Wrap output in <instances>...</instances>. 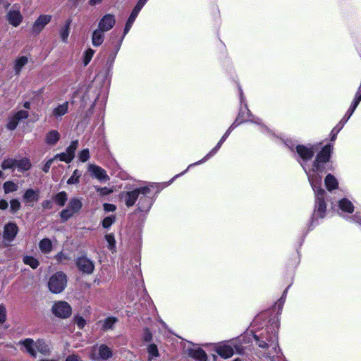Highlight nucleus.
Returning a JSON list of instances; mask_svg holds the SVG:
<instances>
[{
    "label": "nucleus",
    "mask_w": 361,
    "mask_h": 361,
    "mask_svg": "<svg viewBox=\"0 0 361 361\" xmlns=\"http://www.w3.org/2000/svg\"><path fill=\"white\" fill-rule=\"evenodd\" d=\"M331 150L332 146L331 145L324 146L322 151L317 154L311 168H309L306 164H301L315 193L316 204L314 215L317 218H324L326 214V204L324 201L326 192L321 186L324 164L329 161Z\"/></svg>",
    "instance_id": "f257e3e1"
},
{
    "label": "nucleus",
    "mask_w": 361,
    "mask_h": 361,
    "mask_svg": "<svg viewBox=\"0 0 361 361\" xmlns=\"http://www.w3.org/2000/svg\"><path fill=\"white\" fill-rule=\"evenodd\" d=\"M150 192V188L148 186H144L135 188L129 192H124L121 194V198L123 200L128 207L135 204L140 195L143 196L140 197L138 202V209L141 212L148 210L151 207L149 198L147 195Z\"/></svg>",
    "instance_id": "f03ea898"
},
{
    "label": "nucleus",
    "mask_w": 361,
    "mask_h": 361,
    "mask_svg": "<svg viewBox=\"0 0 361 361\" xmlns=\"http://www.w3.org/2000/svg\"><path fill=\"white\" fill-rule=\"evenodd\" d=\"M241 340H232L225 341L214 345V350L222 358L228 359L234 354V349L238 354H243L244 348L241 345Z\"/></svg>",
    "instance_id": "7ed1b4c3"
},
{
    "label": "nucleus",
    "mask_w": 361,
    "mask_h": 361,
    "mask_svg": "<svg viewBox=\"0 0 361 361\" xmlns=\"http://www.w3.org/2000/svg\"><path fill=\"white\" fill-rule=\"evenodd\" d=\"M257 345L261 348H267L268 352L264 353L263 356L271 358L279 353V348L277 341V332L272 331L271 334L266 338V341L260 340L256 335L254 336Z\"/></svg>",
    "instance_id": "20e7f679"
},
{
    "label": "nucleus",
    "mask_w": 361,
    "mask_h": 361,
    "mask_svg": "<svg viewBox=\"0 0 361 361\" xmlns=\"http://www.w3.org/2000/svg\"><path fill=\"white\" fill-rule=\"evenodd\" d=\"M67 284L66 276L62 272H57L49 280L48 286L49 290L53 293H60Z\"/></svg>",
    "instance_id": "39448f33"
},
{
    "label": "nucleus",
    "mask_w": 361,
    "mask_h": 361,
    "mask_svg": "<svg viewBox=\"0 0 361 361\" xmlns=\"http://www.w3.org/2000/svg\"><path fill=\"white\" fill-rule=\"evenodd\" d=\"M82 206L81 200L73 197L70 200L66 209L60 212V217L63 221H66L72 217L75 214L79 212Z\"/></svg>",
    "instance_id": "423d86ee"
},
{
    "label": "nucleus",
    "mask_w": 361,
    "mask_h": 361,
    "mask_svg": "<svg viewBox=\"0 0 361 361\" xmlns=\"http://www.w3.org/2000/svg\"><path fill=\"white\" fill-rule=\"evenodd\" d=\"M113 353L111 348L104 344H101L99 345H94L92 348L90 353V357L91 360L95 361H104L111 357Z\"/></svg>",
    "instance_id": "0eeeda50"
},
{
    "label": "nucleus",
    "mask_w": 361,
    "mask_h": 361,
    "mask_svg": "<svg viewBox=\"0 0 361 361\" xmlns=\"http://www.w3.org/2000/svg\"><path fill=\"white\" fill-rule=\"evenodd\" d=\"M51 312L58 318L66 319L71 315L72 308L66 301H57L53 304Z\"/></svg>",
    "instance_id": "6e6552de"
},
{
    "label": "nucleus",
    "mask_w": 361,
    "mask_h": 361,
    "mask_svg": "<svg viewBox=\"0 0 361 361\" xmlns=\"http://www.w3.org/2000/svg\"><path fill=\"white\" fill-rule=\"evenodd\" d=\"M7 20L13 27H18L23 21V17L20 7L14 5L6 14Z\"/></svg>",
    "instance_id": "1a4fd4ad"
},
{
    "label": "nucleus",
    "mask_w": 361,
    "mask_h": 361,
    "mask_svg": "<svg viewBox=\"0 0 361 361\" xmlns=\"http://www.w3.org/2000/svg\"><path fill=\"white\" fill-rule=\"evenodd\" d=\"M76 264L78 269L84 274H90L94 269V262L85 256L78 257Z\"/></svg>",
    "instance_id": "9d476101"
},
{
    "label": "nucleus",
    "mask_w": 361,
    "mask_h": 361,
    "mask_svg": "<svg viewBox=\"0 0 361 361\" xmlns=\"http://www.w3.org/2000/svg\"><path fill=\"white\" fill-rule=\"evenodd\" d=\"M88 171L91 173L92 176L97 178L100 182H106L110 179L106 171L97 165L90 164Z\"/></svg>",
    "instance_id": "9b49d317"
},
{
    "label": "nucleus",
    "mask_w": 361,
    "mask_h": 361,
    "mask_svg": "<svg viewBox=\"0 0 361 361\" xmlns=\"http://www.w3.org/2000/svg\"><path fill=\"white\" fill-rule=\"evenodd\" d=\"M52 16L48 14L40 15L32 25V32L39 34L44 27L51 21Z\"/></svg>",
    "instance_id": "f8f14e48"
},
{
    "label": "nucleus",
    "mask_w": 361,
    "mask_h": 361,
    "mask_svg": "<svg viewBox=\"0 0 361 361\" xmlns=\"http://www.w3.org/2000/svg\"><path fill=\"white\" fill-rule=\"evenodd\" d=\"M116 23L115 16L113 14H106L99 20L98 28L104 32L111 30Z\"/></svg>",
    "instance_id": "ddd939ff"
},
{
    "label": "nucleus",
    "mask_w": 361,
    "mask_h": 361,
    "mask_svg": "<svg viewBox=\"0 0 361 361\" xmlns=\"http://www.w3.org/2000/svg\"><path fill=\"white\" fill-rule=\"evenodd\" d=\"M18 231V226L14 223H8L5 225L3 233L4 240L11 242L14 240Z\"/></svg>",
    "instance_id": "4468645a"
},
{
    "label": "nucleus",
    "mask_w": 361,
    "mask_h": 361,
    "mask_svg": "<svg viewBox=\"0 0 361 361\" xmlns=\"http://www.w3.org/2000/svg\"><path fill=\"white\" fill-rule=\"evenodd\" d=\"M221 147V145L219 143H217V145L203 158L201 160L194 163V164H190L188 166V169L186 170H185L184 171H183L182 173H179V174H177L176 176H175L171 180H170V183H171L173 180L175 178H176L177 177H179L182 175H183L188 169H190V167L193 166H196V165H200V164H202L203 163H204L205 161H207L209 158H211L212 157H213L217 152L218 150L220 149V147Z\"/></svg>",
    "instance_id": "2eb2a0df"
},
{
    "label": "nucleus",
    "mask_w": 361,
    "mask_h": 361,
    "mask_svg": "<svg viewBox=\"0 0 361 361\" xmlns=\"http://www.w3.org/2000/svg\"><path fill=\"white\" fill-rule=\"evenodd\" d=\"M221 147V145L219 143H217V145L203 158L201 160L194 163V164H190L188 166V169L186 170H185L184 171H183L182 173H179V174H177L176 176H175L171 180H170V183H171L173 180L175 178H176L177 177H179L182 175H183L188 169H190V167L193 166H196V165H200V164H202L203 163H204L205 161H207L209 158H211L212 157H213L217 152L218 150L220 149V147Z\"/></svg>",
    "instance_id": "dca6fc26"
},
{
    "label": "nucleus",
    "mask_w": 361,
    "mask_h": 361,
    "mask_svg": "<svg viewBox=\"0 0 361 361\" xmlns=\"http://www.w3.org/2000/svg\"><path fill=\"white\" fill-rule=\"evenodd\" d=\"M188 355L197 361H207V355L205 351L200 347H193L188 350Z\"/></svg>",
    "instance_id": "f3484780"
},
{
    "label": "nucleus",
    "mask_w": 361,
    "mask_h": 361,
    "mask_svg": "<svg viewBox=\"0 0 361 361\" xmlns=\"http://www.w3.org/2000/svg\"><path fill=\"white\" fill-rule=\"evenodd\" d=\"M23 197L25 202L33 205V203L38 202L40 198L39 191L38 190L27 189L25 190Z\"/></svg>",
    "instance_id": "a211bd4d"
},
{
    "label": "nucleus",
    "mask_w": 361,
    "mask_h": 361,
    "mask_svg": "<svg viewBox=\"0 0 361 361\" xmlns=\"http://www.w3.org/2000/svg\"><path fill=\"white\" fill-rule=\"evenodd\" d=\"M19 345L23 346L25 350L33 357H37V351L35 347V342L32 338H25L21 340L18 343Z\"/></svg>",
    "instance_id": "6ab92c4d"
},
{
    "label": "nucleus",
    "mask_w": 361,
    "mask_h": 361,
    "mask_svg": "<svg viewBox=\"0 0 361 361\" xmlns=\"http://www.w3.org/2000/svg\"><path fill=\"white\" fill-rule=\"evenodd\" d=\"M29 58L26 56L17 57L13 61V70L15 74L18 75L20 74L23 68L28 63Z\"/></svg>",
    "instance_id": "aec40b11"
},
{
    "label": "nucleus",
    "mask_w": 361,
    "mask_h": 361,
    "mask_svg": "<svg viewBox=\"0 0 361 361\" xmlns=\"http://www.w3.org/2000/svg\"><path fill=\"white\" fill-rule=\"evenodd\" d=\"M296 151L303 161L310 159L314 155L312 147H307L304 145H298Z\"/></svg>",
    "instance_id": "412c9836"
},
{
    "label": "nucleus",
    "mask_w": 361,
    "mask_h": 361,
    "mask_svg": "<svg viewBox=\"0 0 361 361\" xmlns=\"http://www.w3.org/2000/svg\"><path fill=\"white\" fill-rule=\"evenodd\" d=\"M249 117L250 111L245 105L244 107L240 109L238 116L234 121V123H235V127L243 122L252 121V120L250 119Z\"/></svg>",
    "instance_id": "4be33fe9"
},
{
    "label": "nucleus",
    "mask_w": 361,
    "mask_h": 361,
    "mask_svg": "<svg viewBox=\"0 0 361 361\" xmlns=\"http://www.w3.org/2000/svg\"><path fill=\"white\" fill-rule=\"evenodd\" d=\"M61 137L60 133L56 130L49 131L45 135V142L48 145H55Z\"/></svg>",
    "instance_id": "5701e85b"
},
{
    "label": "nucleus",
    "mask_w": 361,
    "mask_h": 361,
    "mask_svg": "<svg viewBox=\"0 0 361 361\" xmlns=\"http://www.w3.org/2000/svg\"><path fill=\"white\" fill-rule=\"evenodd\" d=\"M104 31L99 28L94 30L92 36V42L94 47H99L103 43L104 39Z\"/></svg>",
    "instance_id": "b1692460"
},
{
    "label": "nucleus",
    "mask_w": 361,
    "mask_h": 361,
    "mask_svg": "<svg viewBox=\"0 0 361 361\" xmlns=\"http://www.w3.org/2000/svg\"><path fill=\"white\" fill-rule=\"evenodd\" d=\"M68 111V102H65L63 104H59L52 111V115L56 117H61L66 114Z\"/></svg>",
    "instance_id": "393cba45"
},
{
    "label": "nucleus",
    "mask_w": 361,
    "mask_h": 361,
    "mask_svg": "<svg viewBox=\"0 0 361 361\" xmlns=\"http://www.w3.org/2000/svg\"><path fill=\"white\" fill-rule=\"evenodd\" d=\"M140 11V10L136 8L135 7L133 8L131 14L130 15V16L127 20V23L126 24V26H125V28L123 30L124 35H126L130 30V28H131L134 21L135 20Z\"/></svg>",
    "instance_id": "a878e982"
},
{
    "label": "nucleus",
    "mask_w": 361,
    "mask_h": 361,
    "mask_svg": "<svg viewBox=\"0 0 361 361\" xmlns=\"http://www.w3.org/2000/svg\"><path fill=\"white\" fill-rule=\"evenodd\" d=\"M339 209L344 212L352 213L354 210L353 203L348 199L343 198L339 201Z\"/></svg>",
    "instance_id": "bb28decb"
},
{
    "label": "nucleus",
    "mask_w": 361,
    "mask_h": 361,
    "mask_svg": "<svg viewBox=\"0 0 361 361\" xmlns=\"http://www.w3.org/2000/svg\"><path fill=\"white\" fill-rule=\"evenodd\" d=\"M31 167V163L30 160L27 158H23L21 159H16V169L18 171H27Z\"/></svg>",
    "instance_id": "cd10ccee"
},
{
    "label": "nucleus",
    "mask_w": 361,
    "mask_h": 361,
    "mask_svg": "<svg viewBox=\"0 0 361 361\" xmlns=\"http://www.w3.org/2000/svg\"><path fill=\"white\" fill-rule=\"evenodd\" d=\"M324 181L326 187L329 191L336 189L338 187V181L336 178L330 173L326 176Z\"/></svg>",
    "instance_id": "c85d7f7f"
},
{
    "label": "nucleus",
    "mask_w": 361,
    "mask_h": 361,
    "mask_svg": "<svg viewBox=\"0 0 361 361\" xmlns=\"http://www.w3.org/2000/svg\"><path fill=\"white\" fill-rule=\"evenodd\" d=\"M39 247L42 252L49 253L52 250V243L49 238L42 239L39 243Z\"/></svg>",
    "instance_id": "c756f323"
},
{
    "label": "nucleus",
    "mask_w": 361,
    "mask_h": 361,
    "mask_svg": "<svg viewBox=\"0 0 361 361\" xmlns=\"http://www.w3.org/2000/svg\"><path fill=\"white\" fill-rule=\"evenodd\" d=\"M357 106L351 104L349 109H348L347 112L344 115V116L342 118V119L340 121V122L338 123V126H340V129H342L344 126V125L347 123V121L349 120V118L351 117L354 111H355Z\"/></svg>",
    "instance_id": "7c9ffc66"
},
{
    "label": "nucleus",
    "mask_w": 361,
    "mask_h": 361,
    "mask_svg": "<svg viewBox=\"0 0 361 361\" xmlns=\"http://www.w3.org/2000/svg\"><path fill=\"white\" fill-rule=\"evenodd\" d=\"M35 347L37 350L43 355H46L49 353V345L43 340H37L35 342Z\"/></svg>",
    "instance_id": "2f4dec72"
},
{
    "label": "nucleus",
    "mask_w": 361,
    "mask_h": 361,
    "mask_svg": "<svg viewBox=\"0 0 361 361\" xmlns=\"http://www.w3.org/2000/svg\"><path fill=\"white\" fill-rule=\"evenodd\" d=\"M53 200L59 206L63 207L68 200L67 194L64 191L59 192L54 196Z\"/></svg>",
    "instance_id": "473e14b6"
},
{
    "label": "nucleus",
    "mask_w": 361,
    "mask_h": 361,
    "mask_svg": "<svg viewBox=\"0 0 361 361\" xmlns=\"http://www.w3.org/2000/svg\"><path fill=\"white\" fill-rule=\"evenodd\" d=\"M70 23V21H67L60 30V37L61 40L66 43L68 42V38L69 36Z\"/></svg>",
    "instance_id": "72a5a7b5"
},
{
    "label": "nucleus",
    "mask_w": 361,
    "mask_h": 361,
    "mask_svg": "<svg viewBox=\"0 0 361 361\" xmlns=\"http://www.w3.org/2000/svg\"><path fill=\"white\" fill-rule=\"evenodd\" d=\"M16 159H6L1 163V168L4 170L6 169H16Z\"/></svg>",
    "instance_id": "f704fd0d"
},
{
    "label": "nucleus",
    "mask_w": 361,
    "mask_h": 361,
    "mask_svg": "<svg viewBox=\"0 0 361 361\" xmlns=\"http://www.w3.org/2000/svg\"><path fill=\"white\" fill-rule=\"evenodd\" d=\"M116 322V319L114 317H109L106 318L102 324V329L104 331H108L111 329Z\"/></svg>",
    "instance_id": "c9c22d12"
},
{
    "label": "nucleus",
    "mask_w": 361,
    "mask_h": 361,
    "mask_svg": "<svg viewBox=\"0 0 361 361\" xmlns=\"http://www.w3.org/2000/svg\"><path fill=\"white\" fill-rule=\"evenodd\" d=\"M105 239L108 243V249L112 252L116 251V240L113 233H109L105 235Z\"/></svg>",
    "instance_id": "e433bc0d"
},
{
    "label": "nucleus",
    "mask_w": 361,
    "mask_h": 361,
    "mask_svg": "<svg viewBox=\"0 0 361 361\" xmlns=\"http://www.w3.org/2000/svg\"><path fill=\"white\" fill-rule=\"evenodd\" d=\"M23 262L32 269H36L39 266L38 260L32 256H25L23 257Z\"/></svg>",
    "instance_id": "4c0bfd02"
},
{
    "label": "nucleus",
    "mask_w": 361,
    "mask_h": 361,
    "mask_svg": "<svg viewBox=\"0 0 361 361\" xmlns=\"http://www.w3.org/2000/svg\"><path fill=\"white\" fill-rule=\"evenodd\" d=\"M147 353L149 354V360H151L154 357L159 355L157 346L155 344H150L147 347Z\"/></svg>",
    "instance_id": "58836bf2"
},
{
    "label": "nucleus",
    "mask_w": 361,
    "mask_h": 361,
    "mask_svg": "<svg viewBox=\"0 0 361 361\" xmlns=\"http://www.w3.org/2000/svg\"><path fill=\"white\" fill-rule=\"evenodd\" d=\"M80 176L81 173L78 169H75L73 172L72 176L68 179L67 183L68 185L78 184Z\"/></svg>",
    "instance_id": "ea45409f"
},
{
    "label": "nucleus",
    "mask_w": 361,
    "mask_h": 361,
    "mask_svg": "<svg viewBox=\"0 0 361 361\" xmlns=\"http://www.w3.org/2000/svg\"><path fill=\"white\" fill-rule=\"evenodd\" d=\"M78 147V140H73L71 142L70 145L66 148V154H68L72 157L73 159L75 157V152L76 149Z\"/></svg>",
    "instance_id": "a19ab883"
},
{
    "label": "nucleus",
    "mask_w": 361,
    "mask_h": 361,
    "mask_svg": "<svg viewBox=\"0 0 361 361\" xmlns=\"http://www.w3.org/2000/svg\"><path fill=\"white\" fill-rule=\"evenodd\" d=\"M54 159H59L60 161H64L67 164L71 163L73 159V158L71 157V155L66 154V152L56 154Z\"/></svg>",
    "instance_id": "79ce46f5"
},
{
    "label": "nucleus",
    "mask_w": 361,
    "mask_h": 361,
    "mask_svg": "<svg viewBox=\"0 0 361 361\" xmlns=\"http://www.w3.org/2000/svg\"><path fill=\"white\" fill-rule=\"evenodd\" d=\"M116 216L114 215H110L105 217L102 222V227L104 228H109L115 222Z\"/></svg>",
    "instance_id": "37998d69"
},
{
    "label": "nucleus",
    "mask_w": 361,
    "mask_h": 361,
    "mask_svg": "<svg viewBox=\"0 0 361 361\" xmlns=\"http://www.w3.org/2000/svg\"><path fill=\"white\" fill-rule=\"evenodd\" d=\"M94 54V51L92 49H88L85 51L83 59L84 66H87L90 62Z\"/></svg>",
    "instance_id": "c03bdc74"
},
{
    "label": "nucleus",
    "mask_w": 361,
    "mask_h": 361,
    "mask_svg": "<svg viewBox=\"0 0 361 361\" xmlns=\"http://www.w3.org/2000/svg\"><path fill=\"white\" fill-rule=\"evenodd\" d=\"M4 188L6 193L17 190L18 186L16 184L11 181H7L4 184Z\"/></svg>",
    "instance_id": "a18cd8bd"
},
{
    "label": "nucleus",
    "mask_w": 361,
    "mask_h": 361,
    "mask_svg": "<svg viewBox=\"0 0 361 361\" xmlns=\"http://www.w3.org/2000/svg\"><path fill=\"white\" fill-rule=\"evenodd\" d=\"M19 120L17 119V118L13 115V116L9 118L7 128L10 130H14L18 124Z\"/></svg>",
    "instance_id": "49530a36"
},
{
    "label": "nucleus",
    "mask_w": 361,
    "mask_h": 361,
    "mask_svg": "<svg viewBox=\"0 0 361 361\" xmlns=\"http://www.w3.org/2000/svg\"><path fill=\"white\" fill-rule=\"evenodd\" d=\"M7 319V310L5 305H0V324H4Z\"/></svg>",
    "instance_id": "de8ad7c7"
},
{
    "label": "nucleus",
    "mask_w": 361,
    "mask_h": 361,
    "mask_svg": "<svg viewBox=\"0 0 361 361\" xmlns=\"http://www.w3.org/2000/svg\"><path fill=\"white\" fill-rule=\"evenodd\" d=\"M235 128V123H233L226 130V132L224 134V135L221 137L220 140L219 141V144L222 145V144L225 142V140L227 139V137L229 136L231 131Z\"/></svg>",
    "instance_id": "09e8293b"
},
{
    "label": "nucleus",
    "mask_w": 361,
    "mask_h": 361,
    "mask_svg": "<svg viewBox=\"0 0 361 361\" xmlns=\"http://www.w3.org/2000/svg\"><path fill=\"white\" fill-rule=\"evenodd\" d=\"M79 159L82 162L87 161L90 158V152L88 149H84L79 153Z\"/></svg>",
    "instance_id": "8fccbe9b"
},
{
    "label": "nucleus",
    "mask_w": 361,
    "mask_h": 361,
    "mask_svg": "<svg viewBox=\"0 0 361 361\" xmlns=\"http://www.w3.org/2000/svg\"><path fill=\"white\" fill-rule=\"evenodd\" d=\"M97 192L102 196L107 195L113 192V190L107 187H96Z\"/></svg>",
    "instance_id": "3c124183"
},
{
    "label": "nucleus",
    "mask_w": 361,
    "mask_h": 361,
    "mask_svg": "<svg viewBox=\"0 0 361 361\" xmlns=\"http://www.w3.org/2000/svg\"><path fill=\"white\" fill-rule=\"evenodd\" d=\"M14 116L18 119L19 121L22 119H25L28 117L29 114L27 111L25 110H20L16 112Z\"/></svg>",
    "instance_id": "603ef678"
},
{
    "label": "nucleus",
    "mask_w": 361,
    "mask_h": 361,
    "mask_svg": "<svg viewBox=\"0 0 361 361\" xmlns=\"http://www.w3.org/2000/svg\"><path fill=\"white\" fill-rule=\"evenodd\" d=\"M75 322L79 329H82L86 324L85 320L80 316L75 317Z\"/></svg>",
    "instance_id": "864d4df0"
},
{
    "label": "nucleus",
    "mask_w": 361,
    "mask_h": 361,
    "mask_svg": "<svg viewBox=\"0 0 361 361\" xmlns=\"http://www.w3.org/2000/svg\"><path fill=\"white\" fill-rule=\"evenodd\" d=\"M11 209L15 212L18 211L20 207V203L18 200H12L10 202Z\"/></svg>",
    "instance_id": "5fc2aeb1"
},
{
    "label": "nucleus",
    "mask_w": 361,
    "mask_h": 361,
    "mask_svg": "<svg viewBox=\"0 0 361 361\" xmlns=\"http://www.w3.org/2000/svg\"><path fill=\"white\" fill-rule=\"evenodd\" d=\"M103 207L104 210L107 212H114L116 209V205L110 203H104Z\"/></svg>",
    "instance_id": "6e6d98bb"
},
{
    "label": "nucleus",
    "mask_w": 361,
    "mask_h": 361,
    "mask_svg": "<svg viewBox=\"0 0 361 361\" xmlns=\"http://www.w3.org/2000/svg\"><path fill=\"white\" fill-rule=\"evenodd\" d=\"M286 293H287V288L284 290L283 295L281 296V298L279 300V301L276 303L278 305L279 309H281L284 304Z\"/></svg>",
    "instance_id": "4d7b16f0"
},
{
    "label": "nucleus",
    "mask_w": 361,
    "mask_h": 361,
    "mask_svg": "<svg viewBox=\"0 0 361 361\" xmlns=\"http://www.w3.org/2000/svg\"><path fill=\"white\" fill-rule=\"evenodd\" d=\"M55 159L52 158V159H49L46 163L44 165L43 168H42V170L45 172V173H47L54 161Z\"/></svg>",
    "instance_id": "13d9d810"
},
{
    "label": "nucleus",
    "mask_w": 361,
    "mask_h": 361,
    "mask_svg": "<svg viewBox=\"0 0 361 361\" xmlns=\"http://www.w3.org/2000/svg\"><path fill=\"white\" fill-rule=\"evenodd\" d=\"M341 129H340V126L338 124L332 130L331 135V140H334L337 136V134L339 133V131Z\"/></svg>",
    "instance_id": "bf43d9fd"
},
{
    "label": "nucleus",
    "mask_w": 361,
    "mask_h": 361,
    "mask_svg": "<svg viewBox=\"0 0 361 361\" xmlns=\"http://www.w3.org/2000/svg\"><path fill=\"white\" fill-rule=\"evenodd\" d=\"M66 361H82V359L76 355H71L67 357L66 359Z\"/></svg>",
    "instance_id": "052dcab7"
},
{
    "label": "nucleus",
    "mask_w": 361,
    "mask_h": 361,
    "mask_svg": "<svg viewBox=\"0 0 361 361\" xmlns=\"http://www.w3.org/2000/svg\"><path fill=\"white\" fill-rule=\"evenodd\" d=\"M147 1V0H139L135 7L139 10H141Z\"/></svg>",
    "instance_id": "680f3d73"
},
{
    "label": "nucleus",
    "mask_w": 361,
    "mask_h": 361,
    "mask_svg": "<svg viewBox=\"0 0 361 361\" xmlns=\"http://www.w3.org/2000/svg\"><path fill=\"white\" fill-rule=\"evenodd\" d=\"M42 207L44 209H50L51 207V202L49 200H45L42 202Z\"/></svg>",
    "instance_id": "e2e57ef3"
},
{
    "label": "nucleus",
    "mask_w": 361,
    "mask_h": 361,
    "mask_svg": "<svg viewBox=\"0 0 361 361\" xmlns=\"http://www.w3.org/2000/svg\"><path fill=\"white\" fill-rule=\"evenodd\" d=\"M8 202L4 200H0V209H6L7 207H8Z\"/></svg>",
    "instance_id": "0e129e2a"
},
{
    "label": "nucleus",
    "mask_w": 361,
    "mask_h": 361,
    "mask_svg": "<svg viewBox=\"0 0 361 361\" xmlns=\"http://www.w3.org/2000/svg\"><path fill=\"white\" fill-rule=\"evenodd\" d=\"M57 259L59 260V261H63V260H65L67 259V257L65 256V255L63 253V252H61L59 254L57 255Z\"/></svg>",
    "instance_id": "69168bd1"
},
{
    "label": "nucleus",
    "mask_w": 361,
    "mask_h": 361,
    "mask_svg": "<svg viewBox=\"0 0 361 361\" xmlns=\"http://www.w3.org/2000/svg\"><path fill=\"white\" fill-rule=\"evenodd\" d=\"M152 339V334L149 331H147L145 335V341H149Z\"/></svg>",
    "instance_id": "338daca9"
},
{
    "label": "nucleus",
    "mask_w": 361,
    "mask_h": 361,
    "mask_svg": "<svg viewBox=\"0 0 361 361\" xmlns=\"http://www.w3.org/2000/svg\"><path fill=\"white\" fill-rule=\"evenodd\" d=\"M355 221L361 224V214H356L354 216Z\"/></svg>",
    "instance_id": "774afa93"
}]
</instances>
